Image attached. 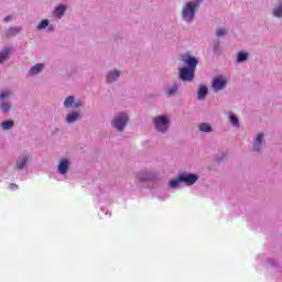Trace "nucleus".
I'll use <instances>...</instances> for the list:
<instances>
[{"label": "nucleus", "mask_w": 282, "mask_h": 282, "mask_svg": "<svg viewBox=\"0 0 282 282\" xmlns=\"http://www.w3.org/2000/svg\"><path fill=\"white\" fill-rule=\"evenodd\" d=\"M182 61L185 65H188V67L180 68V78L184 83H193L195 69H197V58L191 55H182Z\"/></svg>", "instance_id": "nucleus-1"}, {"label": "nucleus", "mask_w": 282, "mask_h": 282, "mask_svg": "<svg viewBox=\"0 0 282 282\" xmlns=\"http://www.w3.org/2000/svg\"><path fill=\"white\" fill-rule=\"evenodd\" d=\"M197 10V4L193 2H187L183 8L182 14L184 21H193L195 19V11Z\"/></svg>", "instance_id": "nucleus-2"}, {"label": "nucleus", "mask_w": 282, "mask_h": 282, "mask_svg": "<svg viewBox=\"0 0 282 282\" xmlns=\"http://www.w3.org/2000/svg\"><path fill=\"white\" fill-rule=\"evenodd\" d=\"M127 122H129V117L126 113H119L115 117L112 127L117 129V131H122L124 127H127Z\"/></svg>", "instance_id": "nucleus-3"}, {"label": "nucleus", "mask_w": 282, "mask_h": 282, "mask_svg": "<svg viewBox=\"0 0 282 282\" xmlns=\"http://www.w3.org/2000/svg\"><path fill=\"white\" fill-rule=\"evenodd\" d=\"M153 122L158 131L164 133V131L169 130V119L166 117H155Z\"/></svg>", "instance_id": "nucleus-4"}, {"label": "nucleus", "mask_w": 282, "mask_h": 282, "mask_svg": "<svg viewBox=\"0 0 282 282\" xmlns=\"http://www.w3.org/2000/svg\"><path fill=\"white\" fill-rule=\"evenodd\" d=\"M178 176H180L178 182L186 184V186H193V184H195V182L199 180V176H197V174L183 173V174H178Z\"/></svg>", "instance_id": "nucleus-5"}, {"label": "nucleus", "mask_w": 282, "mask_h": 282, "mask_svg": "<svg viewBox=\"0 0 282 282\" xmlns=\"http://www.w3.org/2000/svg\"><path fill=\"white\" fill-rule=\"evenodd\" d=\"M227 84L228 82H226L224 77H216L213 82V88L215 89V91H221V89H224Z\"/></svg>", "instance_id": "nucleus-6"}, {"label": "nucleus", "mask_w": 282, "mask_h": 282, "mask_svg": "<svg viewBox=\"0 0 282 282\" xmlns=\"http://www.w3.org/2000/svg\"><path fill=\"white\" fill-rule=\"evenodd\" d=\"M10 56H12V47H6L0 51V65H3L4 61H9Z\"/></svg>", "instance_id": "nucleus-7"}, {"label": "nucleus", "mask_w": 282, "mask_h": 282, "mask_svg": "<svg viewBox=\"0 0 282 282\" xmlns=\"http://www.w3.org/2000/svg\"><path fill=\"white\" fill-rule=\"evenodd\" d=\"M68 169H69V161H67V159L62 160L58 164V172L62 175H65V173H67Z\"/></svg>", "instance_id": "nucleus-8"}, {"label": "nucleus", "mask_w": 282, "mask_h": 282, "mask_svg": "<svg viewBox=\"0 0 282 282\" xmlns=\"http://www.w3.org/2000/svg\"><path fill=\"white\" fill-rule=\"evenodd\" d=\"M106 78H107V83H113V80H117V78H120V72L112 70L107 74Z\"/></svg>", "instance_id": "nucleus-9"}, {"label": "nucleus", "mask_w": 282, "mask_h": 282, "mask_svg": "<svg viewBox=\"0 0 282 282\" xmlns=\"http://www.w3.org/2000/svg\"><path fill=\"white\" fill-rule=\"evenodd\" d=\"M261 144H263V133H259L253 144V151H261Z\"/></svg>", "instance_id": "nucleus-10"}, {"label": "nucleus", "mask_w": 282, "mask_h": 282, "mask_svg": "<svg viewBox=\"0 0 282 282\" xmlns=\"http://www.w3.org/2000/svg\"><path fill=\"white\" fill-rule=\"evenodd\" d=\"M207 95H208V87L199 86L197 91L198 100H203V98H206Z\"/></svg>", "instance_id": "nucleus-11"}, {"label": "nucleus", "mask_w": 282, "mask_h": 282, "mask_svg": "<svg viewBox=\"0 0 282 282\" xmlns=\"http://www.w3.org/2000/svg\"><path fill=\"white\" fill-rule=\"evenodd\" d=\"M28 158H29V155L20 156L18 159V161L15 162L17 167L20 169V170L25 169V164H28Z\"/></svg>", "instance_id": "nucleus-12"}, {"label": "nucleus", "mask_w": 282, "mask_h": 282, "mask_svg": "<svg viewBox=\"0 0 282 282\" xmlns=\"http://www.w3.org/2000/svg\"><path fill=\"white\" fill-rule=\"evenodd\" d=\"M44 65L43 64H36L35 66H33L30 70L29 74L31 76H34L36 74H40L43 70Z\"/></svg>", "instance_id": "nucleus-13"}, {"label": "nucleus", "mask_w": 282, "mask_h": 282, "mask_svg": "<svg viewBox=\"0 0 282 282\" xmlns=\"http://www.w3.org/2000/svg\"><path fill=\"white\" fill-rule=\"evenodd\" d=\"M78 118H80V113L72 112L70 115L67 116L66 122H68V124H72V122H76V120H78Z\"/></svg>", "instance_id": "nucleus-14"}, {"label": "nucleus", "mask_w": 282, "mask_h": 282, "mask_svg": "<svg viewBox=\"0 0 282 282\" xmlns=\"http://www.w3.org/2000/svg\"><path fill=\"white\" fill-rule=\"evenodd\" d=\"M65 6H58L55 11H54V17H56L57 19H61V17H63V14H65Z\"/></svg>", "instance_id": "nucleus-15"}, {"label": "nucleus", "mask_w": 282, "mask_h": 282, "mask_svg": "<svg viewBox=\"0 0 282 282\" xmlns=\"http://www.w3.org/2000/svg\"><path fill=\"white\" fill-rule=\"evenodd\" d=\"M1 127L3 131H7L8 129H12V127H14V121L13 120L3 121Z\"/></svg>", "instance_id": "nucleus-16"}, {"label": "nucleus", "mask_w": 282, "mask_h": 282, "mask_svg": "<svg viewBox=\"0 0 282 282\" xmlns=\"http://www.w3.org/2000/svg\"><path fill=\"white\" fill-rule=\"evenodd\" d=\"M199 131H203L204 133H210V131H213V128L208 123H200Z\"/></svg>", "instance_id": "nucleus-17"}, {"label": "nucleus", "mask_w": 282, "mask_h": 282, "mask_svg": "<svg viewBox=\"0 0 282 282\" xmlns=\"http://www.w3.org/2000/svg\"><path fill=\"white\" fill-rule=\"evenodd\" d=\"M64 107L69 109V107H74V96H68L64 101Z\"/></svg>", "instance_id": "nucleus-18"}, {"label": "nucleus", "mask_w": 282, "mask_h": 282, "mask_svg": "<svg viewBox=\"0 0 282 282\" xmlns=\"http://www.w3.org/2000/svg\"><path fill=\"white\" fill-rule=\"evenodd\" d=\"M237 61L238 63H243V61H248V53H238Z\"/></svg>", "instance_id": "nucleus-19"}, {"label": "nucleus", "mask_w": 282, "mask_h": 282, "mask_svg": "<svg viewBox=\"0 0 282 282\" xmlns=\"http://www.w3.org/2000/svg\"><path fill=\"white\" fill-rule=\"evenodd\" d=\"M180 184H182V181H180V175L177 176V178L170 181L171 188H177Z\"/></svg>", "instance_id": "nucleus-20"}, {"label": "nucleus", "mask_w": 282, "mask_h": 282, "mask_svg": "<svg viewBox=\"0 0 282 282\" xmlns=\"http://www.w3.org/2000/svg\"><path fill=\"white\" fill-rule=\"evenodd\" d=\"M273 14L278 18L282 17V2L273 10Z\"/></svg>", "instance_id": "nucleus-21"}, {"label": "nucleus", "mask_w": 282, "mask_h": 282, "mask_svg": "<svg viewBox=\"0 0 282 282\" xmlns=\"http://www.w3.org/2000/svg\"><path fill=\"white\" fill-rule=\"evenodd\" d=\"M47 25H50V21L47 20H43L42 22H40L36 26L37 30H45V28H47Z\"/></svg>", "instance_id": "nucleus-22"}, {"label": "nucleus", "mask_w": 282, "mask_h": 282, "mask_svg": "<svg viewBox=\"0 0 282 282\" xmlns=\"http://www.w3.org/2000/svg\"><path fill=\"white\" fill-rule=\"evenodd\" d=\"M19 32H21V29H19V28H11L8 30V34L10 36H17V34H19Z\"/></svg>", "instance_id": "nucleus-23"}, {"label": "nucleus", "mask_w": 282, "mask_h": 282, "mask_svg": "<svg viewBox=\"0 0 282 282\" xmlns=\"http://www.w3.org/2000/svg\"><path fill=\"white\" fill-rule=\"evenodd\" d=\"M228 34V31H226L225 29H217L216 30V36H224Z\"/></svg>", "instance_id": "nucleus-24"}, {"label": "nucleus", "mask_w": 282, "mask_h": 282, "mask_svg": "<svg viewBox=\"0 0 282 282\" xmlns=\"http://www.w3.org/2000/svg\"><path fill=\"white\" fill-rule=\"evenodd\" d=\"M174 94H177V86H172V87L167 90V95H169V96H174Z\"/></svg>", "instance_id": "nucleus-25"}, {"label": "nucleus", "mask_w": 282, "mask_h": 282, "mask_svg": "<svg viewBox=\"0 0 282 282\" xmlns=\"http://www.w3.org/2000/svg\"><path fill=\"white\" fill-rule=\"evenodd\" d=\"M230 121H231V124H234V127H237V124H239V118L235 116H230Z\"/></svg>", "instance_id": "nucleus-26"}, {"label": "nucleus", "mask_w": 282, "mask_h": 282, "mask_svg": "<svg viewBox=\"0 0 282 282\" xmlns=\"http://www.w3.org/2000/svg\"><path fill=\"white\" fill-rule=\"evenodd\" d=\"M0 98L1 100H6V98H10V93L8 91L1 93Z\"/></svg>", "instance_id": "nucleus-27"}, {"label": "nucleus", "mask_w": 282, "mask_h": 282, "mask_svg": "<svg viewBox=\"0 0 282 282\" xmlns=\"http://www.w3.org/2000/svg\"><path fill=\"white\" fill-rule=\"evenodd\" d=\"M0 109H1V111H10V106H8V105H6V104H2V105L0 106Z\"/></svg>", "instance_id": "nucleus-28"}, {"label": "nucleus", "mask_w": 282, "mask_h": 282, "mask_svg": "<svg viewBox=\"0 0 282 282\" xmlns=\"http://www.w3.org/2000/svg\"><path fill=\"white\" fill-rule=\"evenodd\" d=\"M4 21H6V23H8V21H12V17L11 15L6 17Z\"/></svg>", "instance_id": "nucleus-29"}, {"label": "nucleus", "mask_w": 282, "mask_h": 282, "mask_svg": "<svg viewBox=\"0 0 282 282\" xmlns=\"http://www.w3.org/2000/svg\"><path fill=\"white\" fill-rule=\"evenodd\" d=\"M73 107H83V102L73 104Z\"/></svg>", "instance_id": "nucleus-30"}, {"label": "nucleus", "mask_w": 282, "mask_h": 282, "mask_svg": "<svg viewBox=\"0 0 282 282\" xmlns=\"http://www.w3.org/2000/svg\"><path fill=\"white\" fill-rule=\"evenodd\" d=\"M202 0H197L198 3H200Z\"/></svg>", "instance_id": "nucleus-31"}]
</instances>
